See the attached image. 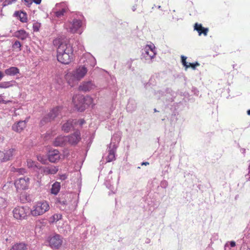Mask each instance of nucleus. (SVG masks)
<instances>
[{
    "label": "nucleus",
    "instance_id": "nucleus-1",
    "mask_svg": "<svg viewBox=\"0 0 250 250\" xmlns=\"http://www.w3.org/2000/svg\"><path fill=\"white\" fill-rule=\"evenodd\" d=\"M84 57L87 59L84 65L78 66L72 71L67 72L65 75V79L71 86L77 84L86 75L88 71L86 65L89 64L92 67H94L96 64V59L90 54H86Z\"/></svg>",
    "mask_w": 250,
    "mask_h": 250
},
{
    "label": "nucleus",
    "instance_id": "nucleus-2",
    "mask_svg": "<svg viewBox=\"0 0 250 250\" xmlns=\"http://www.w3.org/2000/svg\"><path fill=\"white\" fill-rule=\"evenodd\" d=\"M73 48L69 42H61L57 50V60L62 64H69L73 59Z\"/></svg>",
    "mask_w": 250,
    "mask_h": 250
},
{
    "label": "nucleus",
    "instance_id": "nucleus-3",
    "mask_svg": "<svg viewBox=\"0 0 250 250\" xmlns=\"http://www.w3.org/2000/svg\"><path fill=\"white\" fill-rule=\"evenodd\" d=\"M84 21V17L81 13H75L72 15L71 20L64 23L63 27L68 32L71 34H81L82 28Z\"/></svg>",
    "mask_w": 250,
    "mask_h": 250
},
{
    "label": "nucleus",
    "instance_id": "nucleus-4",
    "mask_svg": "<svg viewBox=\"0 0 250 250\" xmlns=\"http://www.w3.org/2000/svg\"><path fill=\"white\" fill-rule=\"evenodd\" d=\"M49 205L45 201L36 202L30 209V214L33 216H38L43 214L49 209Z\"/></svg>",
    "mask_w": 250,
    "mask_h": 250
},
{
    "label": "nucleus",
    "instance_id": "nucleus-5",
    "mask_svg": "<svg viewBox=\"0 0 250 250\" xmlns=\"http://www.w3.org/2000/svg\"><path fill=\"white\" fill-rule=\"evenodd\" d=\"M63 107L61 106H56L52 109L50 112L44 116L42 119V124H47L55 120L56 118L59 117L61 114Z\"/></svg>",
    "mask_w": 250,
    "mask_h": 250
},
{
    "label": "nucleus",
    "instance_id": "nucleus-6",
    "mask_svg": "<svg viewBox=\"0 0 250 250\" xmlns=\"http://www.w3.org/2000/svg\"><path fill=\"white\" fill-rule=\"evenodd\" d=\"M156 54L155 47L153 43L146 45L142 53V58H144L146 62L150 63L152 60L155 57Z\"/></svg>",
    "mask_w": 250,
    "mask_h": 250
},
{
    "label": "nucleus",
    "instance_id": "nucleus-7",
    "mask_svg": "<svg viewBox=\"0 0 250 250\" xmlns=\"http://www.w3.org/2000/svg\"><path fill=\"white\" fill-rule=\"evenodd\" d=\"M68 10V6L66 2L56 3L52 9L51 14L58 18L62 17Z\"/></svg>",
    "mask_w": 250,
    "mask_h": 250
},
{
    "label": "nucleus",
    "instance_id": "nucleus-8",
    "mask_svg": "<svg viewBox=\"0 0 250 250\" xmlns=\"http://www.w3.org/2000/svg\"><path fill=\"white\" fill-rule=\"evenodd\" d=\"M13 216L16 219H25L30 213V209L27 206H18L13 209Z\"/></svg>",
    "mask_w": 250,
    "mask_h": 250
},
{
    "label": "nucleus",
    "instance_id": "nucleus-9",
    "mask_svg": "<svg viewBox=\"0 0 250 250\" xmlns=\"http://www.w3.org/2000/svg\"><path fill=\"white\" fill-rule=\"evenodd\" d=\"M76 195L72 193H67L66 194H60L59 197L57 199V202L60 204V208L62 209H65L66 206L69 205L71 201L70 199L73 198Z\"/></svg>",
    "mask_w": 250,
    "mask_h": 250
},
{
    "label": "nucleus",
    "instance_id": "nucleus-10",
    "mask_svg": "<svg viewBox=\"0 0 250 250\" xmlns=\"http://www.w3.org/2000/svg\"><path fill=\"white\" fill-rule=\"evenodd\" d=\"M30 179L27 177L18 178L15 181L14 185L18 192L26 189L29 184Z\"/></svg>",
    "mask_w": 250,
    "mask_h": 250
},
{
    "label": "nucleus",
    "instance_id": "nucleus-11",
    "mask_svg": "<svg viewBox=\"0 0 250 250\" xmlns=\"http://www.w3.org/2000/svg\"><path fill=\"white\" fill-rule=\"evenodd\" d=\"M48 242L50 247L58 249L62 244V238L60 235L55 234L54 235L49 237Z\"/></svg>",
    "mask_w": 250,
    "mask_h": 250
},
{
    "label": "nucleus",
    "instance_id": "nucleus-12",
    "mask_svg": "<svg viewBox=\"0 0 250 250\" xmlns=\"http://www.w3.org/2000/svg\"><path fill=\"white\" fill-rule=\"evenodd\" d=\"M112 173V170H110L108 172V175L106 177L104 180V185L106 187L110 190L109 194L111 193H115L116 191V188L113 186L112 182V177L111 174Z\"/></svg>",
    "mask_w": 250,
    "mask_h": 250
},
{
    "label": "nucleus",
    "instance_id": "nucleus-13",
    "mask_svg": "<svg viewBox=\"0 0 250 250\" xmlns=\"http://www.w3.org/2000/svg\"><path fill=\"white\" fill-rule=\"evenodd\" d=\"M80 96V95L74 96L72 99V102L76 109L79 111L82 112L84 111L86 108L84 101H82L79 99V97Z\"/></svg>",
    "mask_w": 250,
    "mask_h": 250
},
{
    "label": "nucleus",
    "instance_id": "nucleus-14",
    "mask_svg": "<svg viewBox=\"0 0 250 250\" xmlns=\"http://www.w3.org/2000/svg\"><path fill=\"white\" fill-rule=\"evenodd\" d=\"M66 138L70 144L75 145L81 140L80 132L79 130H76L72 134L66 136Z\"/></svg>",
    "mask_w": 250,
    "mask_h": 250
},
{
    "label": "nucleus",
    "instance_id": "nucleus-15",
    "mask_svg": "<svg viewBox=\"0 0 250 250\" xmlns=\"http://www.w3.org/2000/svg\"><path fill=\"white\" fill-rule=\"evenodd\" d=\"M14 151V149L13 148L0 151V161L3 162L10 160L13 155Z\"/></svg>",
    "mask_w": 250,
    "mask_h": 250
},
{
    "label": "nucleus",
    "instance_id": "nucleus-16",
    "mask_svg": "<svg viewBox=\"0 0 250 250\" xmlns=\"http://www.w3.org/2000/svg\"><path fill=\"white\" fill-rule=\"evenodd\" d=\"M95 87V84L91 81L82 83L79 86V90L84 92L89 91Z\"/></svg>",
    "mask_w": 250,
    "mask_h": 250
},
{
    "label": "nucleus",
    "instance_id": "nucleus-17",
    "mask_svg": "<svg viewBox=\"0 0 250 250\" xmlns=\"http://www.w3.org/2000/svg\"><path fill=\"white\" fill-rule=\"evenodd\" d=\"M48 158L50 162L56 163L60 158L59 151L56 149L49 151L48 154Z\"/></svg>",
    "mask_w": 250,
    "mask_h": 250
},
{
    "label": "nucleus",
    "instance_id": "nucleus-18",
    "mask_svg": "<svg viewBox=\"0 0 250 250\" xmlns=\"http://www.w3.org/2000/svg\"><path fill=\"white\" fill-rule=\"evenodd\" d=\"M121 133L118 132L117 133L114 134L111 139V143L109 145V146L110 148L113 147L114 148H116L118 147V145L121 140Z\"/></svg>",
    "mask_w": 250,
    "mask_h": 250
},
{
    "label": "nucleus",
    "instance_id": "nucleus-19",
    "mask_svg": "<svg viewBox=\"0 0 250 250\" xmlns=\"http://www.w3.org/2000/svg\"><path fill=\"white\" fill-rule=\"evenodd\" d=\"M194 30L198 32V35L201 36L203 34L205 36H206L208 31V28H205L202 26L201 24L196 23L194 26Z\"/></svg>",
    "mask_w": 250,
    "mask_h": 250
},
{
    "label": "nucleus",
    "instance_id": "nucleus-20",
    "mask_svg": "<svg viewBox=\"0 0 250 250\" xmlns=\"http://www.w3.org/2000/svg\"><path fill=\"white\" fill-rule=\"evenodd\" d=\"M42 170L45 175L55 174L58 171V168L54 166L43 167Z\"/></svg>",
    "mask_w": 250,
    "mask_h": 250
},
{
    "label": "nucleus",
    "instance_id": "nucleus-21",
    "mask_svg": "<svg viewBox=\"0 0 250 250\" xmlns=\"http://www.w3.org/2000/svg\"><path fill=\"white\" fill-rule=\"evenodd\" d=\"M14 36L20 40H25L28 37L29 34L24 30L21 29L15 32Z\"/></svg>",
    "mask_w": 250,
    "mask_h": 250
},
{
    "label": "nucleus",
    "instance_id": "nucleus-22",
    "mask_svg": "<svg viewBox=\"0 0 250 250\" xmlns=\"http://www.w3.org/2000/svg\"><path fill=\"white\" fill-rule=\"evenodd\" d=\"M20 73L19 69L15 66H12L4 70V73L6 75L14 76Z\"/></svg>",
    "mask_w": 250,
    "mask_h": 250
},
{
    "label": "nucleus",
    "instance_id": "nucleus-23",
    "mask_svg": "<svg viewBox=\"0 0 250 250\" xmlns=\"http://www.w3.org/2000/svg\"><path fill=\"white\" fill-rule=\"evenodd\" d=\"M84 124H85V121L83 119L78 120L70 119L62 125H83Z\"/></svg>",
    "mask_w": 250,
    "mask_h": 250
},
{
    "label": "nucleus",
    "instance_id": "nucleus-24",
    "mask_svg": "<svg viewBox=\"0 0 250 250\" xmlns=\"http://www.w3.org/2000/svg\"><path fill=\"white\" fill-rule=\"evenodd\" d=\"M67 141L66 136H60L57 137L54 141V145L56 146H62L65 145Z\"/></svg>",
    "mask_w": 250,
    "mask_h": 250
},
{
    "label": "nucleus",
    "instance_id": "nucleus-25",
    "mask_svg": "<svg viewBox=\"0 0 250 250\" xmlns=\"http://www.w3.org/2000/svg\"><path fill=\"white\" fill-rule=\"evenodd\" d=\"M27 166L31 170L37 171L40 168L38 163L35 161H32L31 159L27 160Z\"/></svg>",
    "mask_w": 250,
    "mask_h": 250
},
{
    "label": "nucleus",
    "instance_id": "nucleus-26",
    "mask_svg": "<svg viewBox=\"0 0 250 250\" xmlns=\"http://www.w3.org/2000/svg\"><path fill=\"white\" fill-rule=\"evenodd\" d=\"M116 149V148H114L113 147L110 148V146H109L108 154L106 158L107 162H110L115 160Z\"/></svg>",
    "mask_w": 250,
    "mask_h": 250
},
{
    "label": "nucleus",
    "instance_id": "nucleus-27",
    "mask_svg": "<svg viewBox=\"0 0 250 250\" xmlns=\"http://www.w3.org/2000/svg\"><path fill=\"white\" fill-rule=\"evenodd\" d=\"M79 99L82 101H84L85 107L86 106L91 105L93 102V98L89 96H80L79 97Z\"/></svg>",
    "mask_w": 250,
    "mask_h": 250
},
{
    "label": "nucleus",
    "instance_id": "nucleus-28",
    "mask_svg": "<svg viewBox=\"0 0 250 250\" xmlns=\"http://www.w3.org/2000/svg\"><path fill=\"white\" fill-rule=\"evenodd\" d=\"M137 107V103L132 99H130L128 101L126 106L127 110L129 112H132L135 110Z\"/></svg>",
    "mask_w": 250,
    "mask_h": 250
},
{
    "label": "nucleus",
    "instance_id": "nucleus-29",
    "mask_svg": "<svg viewBox=\"0 0 250 250\" xmlns=\"http://www.w3.org/2000/svg\"><path fill=\"white\" fill-rule=\"evenodd\" d=\"M10 250H27V246L23 242L16 243L12 247Z\"/></svg>",
    "mask_w": 250,
    "mask_h": 250
},
{
    "label": "nucleus",
    "instance_id": "nucleus-30",
    "mask_svg": "<svg viewBox=\"0 0 250 250\" xmlns=\"http://www.w3.org/2000/svg\"><path fill=\"white\" fill-rule=\"evenodd\" d=\"M60 183L58 182H55L52 186L51 193L55 195L57 194L60 190Z\"/></svg>",
    "mask_w": 250,
    "mask_h": 250
},
{
    "label": "nucleus",
    "instance_id": "nucleus-31",
    "mask_svg": "<svg viewBox=\"0 0 250 250\" xmlns=\"http://www.w3.org/2000/svg\"><path fill=\"white\" fill-rule=\"evenodd\" d=\"M15 16L19 17L20 19V20L22 22H25L27 21V15L25 13L23 12H19L17 11L15 13Z\"/></svg>",
    "mask_w": 250,
    "mask_h": 250
},
{
    "label": "nucleus",
    "instance_id": "nucleus-32",
    "mask_svg": "<svg viewBox=\"0 0 250 250\" xmlns=\"http://www.w3.org/2000/svg\"><path fill=\"white\" fill-rule=\"evenodd\" d=\"M16 83L15 81L2 82L0 83V88H8L13 86Z\"/></svg>",
    "mask_w": 250,
    "mask_h": 250
},
{
    "label": "nucleus",
    "instance_id": "nucleus-33",
    "mask_svg": "<svg viewBox=\"0 0 250 250\" xmlns=\"http://www.w3.org/2000/svg\"><path fill=\"white\" fill-rule=\"evenodd\" d=\"M154 95L155 98L157 99H159L161 97H163L165 94V91L161 89H155L154 91Z\"/></svg>",
    "mask_w": 250,
    "mask_h": 250
},
{
    "label": "nucleus",
    "instance_id": "nucleus-34",
    "mask_svg": "<svg viewBox=\"0 0 250 250\" xmlns=\"http://www.w3.org/2000/svg\"><path fill=\"white\" fill-rule=\"evenodd\" d=\"M8 203L6 199L0 197V209L5 208L8 205Z\"/></svg>",
    "mask_w": 250,
    "mask_h": 250
},
{
    "label": "nucleus",
    "instance_id": "nucleus-35",
    "mask_svg": "<svg viewBox=\"0 0 250 250\" xmlns=\"http://www.w3.org/2000/svg\"><path fill=\"white\" fill-rule=\"evenodd\" d=\"M21 44L19 41H16L12 44V47L13 50L15 51H20L21 50Z\"/></svg>",
    "mask_w": 250,
    "mask_h": 250
},
{
    "label": "nucleus",
    "instance_id": "nucleus-36",
    "mask_svg": "<svg viewBox=\"0 0 250 250\" xmlns=\"http://www.w3.org/2000/svg\"><path fill=\"white\" fill-rule=\"evenodd\" d=\"M62 215L61 214H55L53 215L51 218V219L52 220V221L53 222H57L62 219Z\"/></svg>",
    "mask_w": 250,
    "mask_h": 250
},
{
    "label": "nucleus",
    "instance_id": "nucleus-37",
    "mask_svg": "<svg viewBox=\"0 0 250 250\" xmlns=\"http://www.w3.org/2000/svg\"><path fill=\"white\" fill-rule=\"evenodd\" d=\"M41 27V24L38 22H35L33 23V29L34 32H37L39 30Z\"/></svg>",
    "mask_w": 250,
    "mask_h": 250
},
{
    "label": "nucleus",
    "instance_id": "nucleus-38",
    "mask_svg": "<svg viewBox=\"0 0 250 250\" xmlns=\"http://www.w3.org/2000/svg\"><path fill=\"white\" fill-rule=\"evenodd\" d=\"M187 57L184 56H181V61L183 65L186 67V68L187 69L188 68V63L186 62Z\"/></svg>",
    "mask_w": 250,
    "mask_h": 250
},
{
    "label": "nucleus",
    "instance_id": "nucleus-39",
    "mask_svg": "<svg viewBox=\"0 0 250 250\" xmlns=\"http://www.w3.org/2000/svg\"><path fill=\"white\" fill-rule=\"evenodd\" d=\"M12 128L13 130L17 132H20L23 130L21 126H12Z\"/></svg>",
    "mask_w": 250,
    "mask_h": 250
},
{
    "label": "nucleus",
    "instance_id": "nucleus-40",
    "mask_svg": "<svg viewBox=\"0 0 250 250\" xmlns=\"http://www.w3.org/2000/svg\"><path fill=\"white\" fill-rule=\"evenodd\" d=\"M199 65V63L197 62L195 63H189L188 66V68L191 67L193 70L196 69V67Z\"/></svg>",
    "mask_w": 250,
    "mask_h": 250
},
{
    "label": "nucleus",
    "instance_id": "nucleus-41",
    "mask_svg": "<svg viewBox=\"0 0 250 250\" xmlns=\"http://www.w3.org/2000/svg\"><path fill=\"white\" fill-rule=\"evenodd\" d=\"M73 126H62V130L65 132H68L70 130L71 127Z\"/></svg>",
    "mask_w": 250,
    "mask_h": 250
},
{
    "label": "nucleus",
    "instance_id": "nucleus-42",
    "mask_svg": "<svg viewBox=\"0 0 250 250\" xmlns=\"http://www.w3.org/2000/svg\"><path fill=\"white\" fill-rule=\"evenodd\" d=\"M228 244L229 245L230 247L233 248L234 247L236 246V243L233 241H231L230 242H228Z\"/></svg>",
    "mask_w": 250,
    "mask_h": 250
},
{
    "label": "nucleus",
    "instance_id": "nucleus-43",
    "mask_svg": "<svg viewBox=\"0 0 250 250\" xmlns=\"http://www.w3.org/2000/svg\"><path fill=\"white\" fill-rule=\"evenodd\" d=\"M169 166L167 165L165 167V168H166V170L163 171V174L164 175H165L167 173H168V169H169Z\"/></svg>",
    "mask_w": 250,
    "mask_h": 250
},
{
    "label": "nucleus",
    "instance_id": "nucleus-44",
    "mask_svg": "<svg viewBox=\"0 0 250 250\" xmlns=\"http://www.w3.org/2000/svg\"><path fill=\"white\" fill-rule=\"evenodd\" d=\"M16 171L19 172L20 174H23L25 172V170L24 168H18L16 169Z\"/></svg>",
    "mask_w": 250,
    "mask_h": 250
},
{
    "label": "nucleus",
    "instance_id": "nucleus-45",
    "mask_svg": "<svg viewBox=\"0 0 250 250\" xmlns=\"http://www.w3.org/2000/svg\"><path fill=\"white\" fill-rule=\"evenodd\" d=\"M67 178V176L66 174H62V175H60V179L61 180H64L66 179Z\"/></svg>",
    "mask_w": 250,
    "mask_h": 250
},
{
    "label": "nucleus",
    "instance_id": "nucleus-46",
    "mask_svg": "<svg viewBox=\"0 0 250 250\" xmlns=\"http://www.w3.org/2000/svg\"><path fill=\"white\" fill-rule=\"evenodd\" d=\"M224 250H230V247L228 244V243H226L224 246Z\"/></svg>",
    "mask_w": 250,
    "mask_h": 250
},
{
    "label": "nucleus",
    "instance_id": "nucleus-47",
    "mask_svg": "<svg viewBox=\"0 0 250 250\" xmlns=\"http://www.w3.org/2000/svg\"><path fill=\"white\" fill-rule=\"evenodd\" d=\"M0 103L6 104V102L3 99V96L0 95Z\"/></svg>",
    "mask_w": 250,
    "mask_h": 250
},
{
    "label": "nucleus",
    "instance_id": "nucleus-48",
    "mask_svg": "<svg viewBox=\"0 0 250 250\" xmlns=\"http://www.w3.org/2000/svg\"><path fill=\"white\" fill-rule=\"evenodd\" d=\"M25 2V4L27 5H29L30 4H32V1L31 0H24Z\"/></svg>",
    "mask_w": 250,
    "mask_h": 250
},
{
    "label": "nucleus",
    "instance_id": "nucleus-49",
    "mask_svg": "<svg viewBox=\"0 0 250 250\" xmlns=\"http://www.w3.org/2000/svg\"><path fill=\"white\" fill-rule=\"evenodd\" d=\"M192 92H193L194 94L196 95H198L199 94V91L196 88H192Z\"/></svg>",
    "mask_w": 250,
    "mask_h": 250
},
{
    "label": "nucleus",
    "instance_id": "nucleus-50",
    "mask_svg": "<svg viewBox=\"0 0 250 250\" xmlns=\"http://www.w3.org/2000/svg\"><path fill=\"white\" fill-rule=\"evenodd\" d=\"M161 186L162 187H164L165 188H166L167 186V182L166 181L162 182Z\"/></svg>",
    "mask_w": 250,
    "mask_h": 250
},
{
    "label": "nucleus",
    "instance_id": "nucleus-51",
    "mask_svg": "<svg viewBox=\"0 0 250 250\" xmlns=\"http://www.w3.org/2000/svg\"><path fill=\"white\" fill-rule=\"evenodd\" d=\"M60 43V40L59 39H55L53 41V43L54 45H57V44Z\"/></svg>",
    "mask_w": 250,
    "mask_h": 250
},
{
    "label": "nucleus",
    "instance_id": "nucleus-52",
    "mask_svg": "<svg viewBox=\"0 0 250 250\" xmlns=\"http://www.w3.org/2000/svg\"><path fill=\"white\" fill-rule=\"evenodd\" d=\"M33 2L37 4H39L41 3L42 0H32Z\"/></svg>",
    "mask_w": 250,
    "mask_h": 250
},
{
    "label": "nucleus",
    "instance_id": "nucleus-53",
    "mask_svg": "<svg viewBox=\"0 0 250 250\" xmlns=\"http://www.w3.org/2000/svg\"><path fill=\"white\" fill-rule=\"evenodd\" d=\"M149 165V163L147 162H144L141 163L142 166H147Z\"/></svg>",
    "mask_w": 250,
    "mask_h": 250
},
{
    "label": "nucleus",
    "instance_id": "nucleus-54",
    "mask_svg": "<svg viewBox=\"0 0 250 250\" xmlns=\"http://www.w3.org/2000/svg\"><path fill=\"white\" fill-rule=\"evenodd\" d=\"M240 151L242 153H243V154H245V153L246 152V149L245 148H241Z\"/></svg>",
    "mask_w": 250,
    "mask_h": 250
},
{
    "label": "nucleus",
    "instance_id": "nucleus-55",
    "mask_svg": "<svg viewBox=\"0 0 250 250\" xmlns=\"http://www.w3.org/2000/svg\"><path fill=\"white\" fill-rule=\"evenodd\" d=\"M4 75L3 73L0 71V81L1 80V79L3 77Z\"/></svg>",
    "mask_w": 250,
    "mask_h": 250
},
{
    "label": "nucleus",
    "instance_id": "nucleus-56",
    "mask_svg": "<svg viewBox=\"0 0 250 250\" xmlns=\"http://www.w3.org/2000/svg\"><path fill=\"white\" fill-rule=\"evenodd\" d=\"M16 0H8V4H11L12 2H15Z\"/></svg>",
    "mask_w": 250,
    "mask_h": 250
},
{
    "label": "nucleus",
    "instance_id": "nucleus-57",
    "mask_svg": "<svg viewBox=\"0 0 250 250\" xmlns=\"http://www.w3.org/2000/svg\"><path fill=\"white\" fill-rule=\"evenodd\" d=\"M22 123H24L25 124L26 123V121L25 120H24V121H20L18 123V125H19V124H21Z\"/></svg>",
    "mask_w": 250,
    "mask_h": 250
},
{
    "label": "nucleus",
    "instance_id": "nucleus-58",
    "mask_svg": "<svg viewBox=\"0 0 250 250\" xmlns=\"http://www.w3.org/2000/svg\"><path fill=\"white\" fill-rule=\"evenodd\" d=\"M136 9V7H135V6H133V7H132V10H133V11H134Z\"/></svg>",
    "mask_w": 250,
    "mask_h": 250
},
{
    "label": "nucleus",
    "instance_id": "nucleus-59",
    "mask_svg": "<svg viewBox=\"0 0 250 250\" xmlns=\"http://www.w3.org/2000/svg\"><path fill=\"white\" fill-rule=\"evenodd\" d=\"M247 114L248 115H250V109L247 111Z\"/></svg>",
    "mask_w": 250,
    "mask_h": 250
},
{
    "label": "nucleus",
    "instance_id": "nucleus-60",
    "mask_svg": "<svg viewBox=\"0 0 250 250\" xmlns=\"http://www.w3.org/2000/svg\"><path fill=\"white\" fill-rule=\"evenodd\" d=\"M161 6H160V5L158 6V9H161Z\"/></svg>",
    "mask_w": 250,
    "mask_h": 250
},
{
    "label": "nucleus",
    "instance_id": "nucleus-61",
    "mask_svg": "<svg viewBox=\"0 0 250 250\" xmlns=\"http://www.w3.org/2000/svg\"><path fill=\"white\" fill-rule=\"evenodd\" d=\"M154 112H157V111H158L156 110V109H155V108L154 109Z\"/></svg>",
    "mask_w": 250,
    "mask_h": 250
},
{
    "label": "nucleus",
    "instance_id": "nucleus-62",
    "mask_svg": "<svg viewBox=\"0 0 250 250\" xmlns=\"http://www.w3.org/2000/svg\"><path fill=\"white\" fill-rule=\"evenodd\" d=\"M102 176V173H101V174H100V175H99V177H101V176Z\"/></svg>",
    "mask_w": 250,
    "mask_h": 250
},
{
    "label": "nucleus",
    "instance_id": "nucleus-63",
    "mask_svg": "<svg viewBox=\"0 0 250 250\" xmlns=\"http://www.w3.org/2000/svg\"><path fill=\"white\" fill-rule=\"evenodd\" d=\"M2 1V0H0V2L1 1Z\"/></svg>",
    "mask_w": 250,
    "mask_h": 250
}]
</instances>
